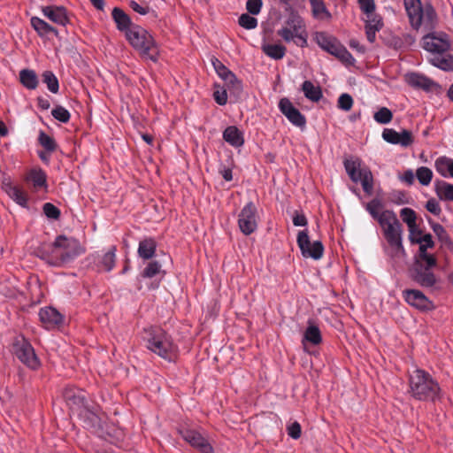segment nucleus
<instances>
[{"label": "nucleus", "instance_id": "1", "mask_svg": "<svg viewBox=\"0 0 453 453\" xmlns=\"http://www.w3.org/2000/svg\"><path fill=\"white\" fill-rule=\"evenodd\" d=\"M85 252V246L78 239L60 234L52 242L50 250L38 249L36 255L52 266L62 267L73 263Z\"/></svg>", "mask_w": 453, "mask_h": 453}, {"label": "nucleus", "instance_id": "2", "mask_svg": "<svg viewBox=\"0 0 453 453\" xmlns=\"http://www.w3.org/2000/svg\"><path fill=\"white\" fill-rule=\"evenodd\" d=\"M408 392L414 399L422 402L434 403L441 398V389L437 380L420 368L409 372Z\"/></svg>", "mask_w": 453, "mask_h": 453}, {"label": "nucleus", "instance_id": "3", "mask_svg": "<svg viewBox=\"0 0 453 453\" xmlns=\"http://www.w3.org/2000/svg\"><path fill=\"white\" fill-rule=\"evenodd\" d=\"M144 332L148 349L169 362L176 361L179 349L170 334L159 327H150Z\"/></svg>", "mask_w": 453, "mask_h": 453}, {"label": "nucleus", "instance_id": "4", "mask_svg": "<svg viewBox=\"0 0 453 453\" xmlns=\"http://www.w3.org/2000/svg\"><path fill=\"white\" fill-rule=\"evenodd\" d=\"M126 38L142 58L157 62L158 49L153 36L143 27L134 25L127 31Z\"/></svg>", "mask_w": 453, "mask_h": 453}, {"label": "nucleus", "instance_id": "5", "mask_svg": "<svg viewBox=\"0 0 453 453\" xmlns=\"http://www.w3.org/2000/svg\"><path fill=\"white\" fill-rule=\"evenodd\" d=\"M383 235L390 247L391 257H405L406 253L402 242L403 226L395 213L387 212L380 220Z\"/></svg>", "mask_w": 453, "mask_h": 453}, {"label": "nucleus", "instance_id": "6", "mask_svg": "<svg viewBox=\"0 0 453 453\" xmlns=\"http://www.w3.org/2000/svg\"><path fill=\"white\" fill-rule=\"evenodd\" d=\"M315 41L323 50L334 56L346 66L355 65L356 60L353 56L336 37L326 32H317Z\"/></svg>", "mask_w": 453, "mask_h": 453}, {"label": "nucleus", "instance_id": "7", "mask_svg": "<svg viewBox=\"0 0 453 453\" xmlns=\"http://www.w3.org/2000/svg\"><path fill=\"white\" fill-rule=\"evenodd\" d=\"M343 165L349 179L355 183L360 181L365 193L369 196L372 195L373 192V176L368 167L361 168V159L358 157L355 160L345 159Z\"/></svg>", "mask_w": 453, "mask_h": 453}, {"label": "nucleus", "instance_id": "8", "mask_svg": "<svg viewBox=\"0 0 453 453\" xmlns=\"http://www.w3.org/2000/svg\"><path fill=\"white\" fill-rule=\"evenodd\" d=\"M437 265H427L426 262L414 261L408 270L410 279L422 288H433L438 282V279L433 273V268Z\"/></svg>", "mask_w": 453, "mask_h": 453}, {"label": "nucleus", "instance_id": "9", "mask_svg": "<svg viewBox=\"0 0 453 453\" xmlns=\"http://www.w3.org/2000/svg\"><path fill=\"white\" fill-rule=\"evenodd\" d=\"M13 350L18 359L30 369L35 370L40 366V361L33 346L24 337L15 340Z\"/></svg>", "mask_w": 453, "mask_h": 453}, {"label": "nucleus", "instance_id": "10", "mask_svg": "<svg viewBox=\"0 0 453 453\" xmlns=\"http://www.w3.org/2000/svg\"><path fill=\"white\" fill-rule=\"evenodd\" d=\"M296 242L303 257H311L314 260H319L323 257V243L320 241L311 242L306 229L298 232Z\"/></svg>", "mask_w": 453, "mask_h": 453}, {"label": "nucleus", "instance_id": "11", "mask_svg": "<svg viewBox=\"0 0 453 453\" xmlns=\"http://www.w3.org/2000/svg\"><path fill=\"white\" fill-rule=\"evenodd\" d=\"M257 209L253 202H249L240 211L238 226L241 232L250 235L257 228Z\"/></svg>", "mask_w": 453, "mask_h": 453}, {"label": "nucleus", "instance_id": "12", "mask_svg": "<svg viewBox=\"0 0 453 453\" xmlns=\"http://www.w3.org/2000/svg\"><path fill=\"white\" fill-rule=\"evenodd\" d=\"M403 296L409 305L420 311H428L434 308L433 302L418 289H405Z\"/></svg>", "mask_w": 453, "mask_h": 453}, {"label": "nucleus", "instance_id": "13", "mask_svg": "<svg viewBox=\"0 0 453 453\" xmlns=\"http://www.w3.org/2000/svg\"><path fill=\"white\" fill-rule=\"evenodd\" d=\"M63 396L70 408L78 413L90 403L86 392L75 387H66L63 392Z\"/></svg>", "mask_w": 453, "mask_h": 453}, {"label": "nucleus", "instance_id": "14", "mask_svg": "<svg viewBox=\"0 0 453 453\" xmlns=\"http://www.w3.org/2000/svg\"><path fill=\"white\" fill-rule=\"evenodd\" d=\"M437 14L431 4H426L422 7L421 12L413 17L411 21L412 27L418 29L422 25L429 31L435 28L437 25Z\"/></svg>", "mask_w": 453, "mask_h": 453}, {"label": "nucleus", "instance_id": "15", "mask_svg": "<svg viewBox=\"0 0 453 453\" xmlns=\"http://www.w3.org/2000/svg\"><path fill=\"white\" fill-rule=\"evenodd\" d=\"M279 108L281 113L296 127L303 128L306 125V119L301 111L296 108L291 101L287 98H281L279 102Z\"/></svg>", "mask_w": 453, "mask_h": 453}, {"label": "nucleus", "instance_id": "16", "mask_svg": "<svg viewBox=\"0 0 453 453\" xmlns=\"http://www.w3.org/2000/svg\"><path fill=\"white\" fill-rule=\"evenodd\" d=\"M447 35L435 36L434 33H428L423 37V48L432 53H446L450 49V44L446 39Z\"/></svg>", "mask_w": 453, "mask_h": 453}, {"label": "nucleus", "instance_id": "17", "mask_svg": "<svg viewBox=\"0 0 453 453\" xmlns=\"http://www.w3.org/2000/svg\"><path fill=\"white\" fill-rule=\"evenodd\" d=\"M40 321L48 329L59 327L64 324L65 317L55 308L47 306L40 309Z\"/></svg>", "mask_w": 453, "mask_h": 453}, {"label": "nucleus", "instance_id": "18", "mask_svg": "<svg viewBox=\"0 0 453 453\" xmlns=\"http://www.w3.org/2000/svg\"><path fill=\"white\" fill-rule=\"evenodd\" d=\"M382 138L388 143L399 144L402 147H409L414 142L411 131L403 129L401 133L392 128H385L382 132Z\"/></svg>", "mask_w": 453, "mask_h": 453}, {"label": "nucleus", "instance_id": "19", "mask_svg": "<svg viewBox=\"0 0 453 453\" xmlns=\"http://www.w3.org/2000/svg\"><path fill=\"white\" fill-rule=\"evenodd\" d=\"M182 438L201 453H213V448L209 441L196 430L186 429L180 432Z\"/></svg>", "mask_w": 453, "mask_h": 453}, {"label": "nucleus", "instance_id": "20", "mask_svg": "<svg viewBox=\"0 0 453 453\" xmlns=\"http://www.w3.org/2000/svg\"><path fill=\"white\" fill-rule=\"evenodd\" d=\"M42 12L50 20L59 26L65 27L70 23L67 10L62 5H47L42 7Z\"/></svg>", "mask_w": 453, "mask_h": 453}, {"label": "nucleus", "instance_id": "21", "mask_svg": "<svg viewBox=\"0 0 453 453\" xmlns=\"http://www.w3.org/2000/svg\"><path fill=\"white\" fill-rule=\"evenodd\" d=\"M99 407L94 403H89L78 415L83 420L84 425L88 428H92L97 431L101 427V418L98 412Z\"/></svg>", "mask_w": 453, "mask_h": 453}, {"label": "nucleus", "instance_id": "22", "mask_svg": "<svg viewBox=\"0 0 453 453\" xmlns=\"http://www.w3.org/2000/svg\"><path fill=\"white\" fill-rule=\"evenodd\" d=\"M116 246H111V249L104 254L93 255L94 262L98 271L110 272L115 266L116 262Z\"/></svg>", "mask_w": 453, "mask_h": 453}, {"label": "nucleus", "instance_id": "23", "mask_svg": "<svg viewBox=\"0 0 453 453\" xmlns=\"http://www.w3.org/2000/svg\"><path fill=\"white\" fill-rule=\"evenodd\" d=\"M2 188L19 205L24 208L28 207L27 196L21 188L12 185L11 181L4 180Z\"/></svg>", "mask_w": 453, "mask_h": 453}, {"label": "nucleus", "instance_id": "24", "mask_svg": "<svg viewBox=\"0 0 453 453\" xmlns=\"http://www.w3.org/2000/svg\"><path fill=\"white\" fill-rule=\"evenodd\" d=\"M405 80L407 83L414 88H422L426 91L431 90L437 84L426 76L416 73L406 74Z\"/></svg>", "mask_w": 453, "mask_h": 453}, {"label": "nucleus", "instance_id": "25", "mask_svg": "<svg viewBox=\"0 0 453 453\" xmlns=\"http://www.w3.org/2000/svg\"><path fill=\"white\" fill-rule=\"evenodd\" d=\"M428 223L437 236L438 240L441 243V248H444L449 251H453V241L449 234L447 233L444 226L437 222H434L431 219H428Z\"/></svg>", "mask_w": 453, "mask_h": 453}, {"label": "nucleus", "instance_id": "26", "mask_svg": "<svg viewBox=\"0 0 453 453\" xmlns=\"http://www.w3.org/2000/svg\"><path fill=\"white\" fill-rule=\"evenodd\" d=\"M157 250V242L153 237H145L139 242L138 256L143 260L151 259Z\"/></svg>", "mask_w": 453, "mask_h": 453}, {"label": "nucleus", "instance_id": "27", "mask_svg": "<svg viewBox=\"0 0 453 453\" xmlns=\"http://www.w3.org/2000/svg\"><path fill=\"white\" fill-rule=\"evenodd\" d=\"M30 23L40 37H46L50 34L54 35L56 37L59 36L57 28L38 17H32Z\"/></svg>", "mask_w": 453, "mask_h": 453}, {"label": "nucleus", "instance_id": "28", "mask_svg": "<svg viewBox=\"0 0 453 453\" xmlns=\"http://www.w3.org/2000/svg\"><path fill=\"white\" fill-rule=\"evenodd\" d=\"M223 139L234 148H239L244 143L243 134L235 126H229L224 130Z\"/></svg>", "mask_w": 453, "mask_h": 453}, {"label": "nucleus", "instance_id": "29", "mask_svg": "<svg viewBox=\"0 0 453 453\" xmlns=\"http://www.w3.org/2000/svg\"><path fill=\"white\" fill-rule=\"evenodd\" d=\"M111 16L114 22L116 23L117 28L121 32H125V35L127 34V31H128L131 27L134 25L132 24L130 17L119 7L113 8Z\"/></svg>", "mask_w": 453, "mask_h": 453}, {"label": "nucleus", "instance_id": "30", "mask_svg": "<svg viewBox=\"0 0 453 453\" xmlns=\"http://www.w3.org/2000/svg\"><path fill=\"white\" fill-rule=\"evenodd\" d=\"M429 61L433 65L443 71H453V55L451 54L438 53L434 55Z\"/></svg>", "mask_w": 453, "mask_h": 453}, {"label": "nucleus", "instance_id": "31", "mask_svg": "<svg viewBox=\"0 0 453 453\" xmlns=\"http://www.w3.org/2000/svg\"><path fill=\"white\" fill-rule=\"evenodd\" d=\"M303 342H308L315 346L322 342L320 329L311 320L308 321V326L304 331Z\"/></svg>", "mask_w": 453, "mask_h": 453}, {"label": "nucleus", "instance_id": "32", "mask_svg": "<svg viewBox=\"0 0 453 453\" xmlns=\"http://www.w3.org/2000/svg\"><path fill=\"white\" fill-rule=\"evenodd\" d=\"M434 190L441 200L453 202V184L448 183L445 180H436L434 181Z\"/></svg>", "mask_w": 453, "mask_h": 453}, {"label": "nucleus", "instance_id": "33", "mask_svg": "<svg viewBox=\"0 0 453 453\" xmlns=\"http://www.w3.org/2000/svg\"><path fill=\"white\" fill-rule=\"evenodd\" d=\"M302 90L305 97L312 102H319L323 96L321 88L315 86L311 81H303Z\"/></svg>", "mask_w": 453, "mask_h": 453}, {"label": "nucleus", "instance_id": "34", "mask_svg": "<svg viewBox=\"0 0 453 453\" xmlns=\"http://www.w3.org/2000/svg\"><path fill=\"white\" fill-rule=\"evenodd\" d=\"M309 2L314 18L327 20L331 19L332 14L327 10L323 0H309Z\"/></svg>", "mask_w": 453, "mask_h": 453}, {"label": "nucleus", "instance_id": "35", "mask_svg": "<svg viewBox=\"0 0 453 453\" xmlns=\"http://www.w3.org/2000/svg\"><path fill=\"white\" fill-rule=\"evenodd\" d=\"M19 80L21 84L28 88L35 89L38 85V78L35 71L23 69L19 72Z\"/></svg>", "mask_w": 453, "mask_h": 453}, {"label": "nucleus", "instance_id": "36", "mask_svg": "<svg viewBox=\"0 0 453 453\" xmlns=\"http://www.w3.org/2000/svg\"><path fill=\"white\" fill-rule=\"evenodd\" d=\"M223 81L225 82L226 89H228L231 94H233L236 97L241 96L243 90L242 82L236 77V75L234 73L229 74L228 77L225 78Z\"/></svg>", "mask_w": 453, "mask_h": 453}, {"label": "nucleus", "instance_id": "37", "mask_svg": "<svg viewBox=\"0 0 453 453\" xmlns=\"http://www.w3.org/2000/svg\"><path fill=\"white\" fill-rule=\"evenodd\" d=\"M27 179L33 183L35 188L47 187V175L41 168L32 169L28 173Z\"/></svg>", "mask_w": 453, "mask_h": 453}, {"label": "nucleus", "instance_id": "38", "mask_svg": "<svg viewBox=\"0 0 453 453\" xmlns=\"http://www.w3.org/2000/svg\"><path fill=\"white\" fill-rule=\"evenodd\" d=\"M400 217L402 220L407 224L410 235L412 236L416 228L417 214L415 211L408 207L403 208L400 211Z\"/></svg>", "mask_w": 453, "mask_h": 453}, {"label": "nucleus", "instance_id": "39", "mask_svg": "<svg viewBox=\"0 0 453 453\" xmlns=\"http://www.w3.org/2000/svg\"><path fill=\"white\" fill-rule=\"evenodd\" d=\"M262 49L265 55L275 60L282 59L287 51L286 47L281 44H266Z\"/></svg>", "mask_w": 453, "mask_h": 453}, {"label": "nucleus", "instance_id": "40", "mask_svg": "<svg viewBox=\"0 0 453 453\" xmlns=\"http://www.w3.org/2000/svg\"><path fill=\"white\" fill-rule=\"evenodd\" d=\"M365 208H366V211L371 214L372 219L377 220L379 224H380V219L383 218L384 214H387V212H392L393 211L386 210V211H383L382 212H379V211L382 208V203L377 198H374L372 201H370L366 204Z\"/></svg>", "mask_w": 453, "mask_h": 453}, {"label": "nucleus", "instance_id": "41", "mask_svg": "<svg viewBox=\"0 0 453 453\" xmlns=\"http://www.w3.org/2000/svg\"><path fill=\"white\" fill-rule=\"evenodd\" d=\"M418 244V252L415 256L414 261H418L419 263L426 262L427 265H437L436 257L427 252V249L429 248L424 245L422 242Z\"/></svg>", "mask_w": 453, "mask_h": 453}, {"label": "nucleus", "instance_id": "42", "mask_svg": "<svg viewBox=\"0 0 453 453\" xmlns=\"http://www.w3.org/2000/svg\"><path fill=\"white\" fill-rule=\"evenodd\" d=\"M42 82L47 85L48 89L57 94L59 89V83L57 76L51 71H44L42 74Z\"/></svg>", "mask_w": 453, "mask_h": 453}, {"label": "nucleus", "instance_id": "43", "mask_svg": "<svg viewBox=\"0 0 453 453\" xmlns=\"http://www.w3.org/2000/svg\"><path fill=\"white\" fill-rule=\"evenodd\" d=\"M382 27V22L380 19H372V20L367 21L365 24V34L367 40L370 42H374L376 38V33Z\"/></svg>", "mask_w": 453, "mask_h": 453}, {"label": "nucleus", "instance_id": "44", "mask_svg": "<svg viewBox=\"0 0 453 453\" xmlns=\"http://www.w3.org/2000/svg\"><path fill=\"white\" fill-rule=\"evenodd\" d=\"M38 142L49 153L54 152L58 148V144L54 138L48 135L44 131H40Z\"/></svg>", "mask_w": 453, "mask_h": 453}, {"label": "nucleus", "instance_id": "45", "mask_svg": "<svg viewBox=\"0 0 453 453\" xmlns=\"http://www.w3.org/2000/svg\"><path fill=\"white\" fill-rule=\"evenodd\" d=\"M403 3L410 22L413 21V17L421 12L422 5L420 0H403Z\"/></svg>", "mask_w": 453, "mask_h": 453}, {"label": "nucleus", "instance_id": "46", "mask_svg": "<svg viewBox=\"0 0 453 453\" xmlns=\"http://www.w3.org/2000/svg\"><path fill=\"white\" fill-rule=\"evenodd\" d=\"M416 176L421 185L427 186L432 180L433 172L428 167L421 166L417 169Z\"/></svg>", "mask_w": 453, "mask_h": 453}, {"label": "nucleus", "instance_id": "47", "mask_svg": "<svg viewBox=\"0 0 453 453\" xmlns=\"http://www.w3.org/2000/svg\"><path fill=\"white\" fill-rule=\"evenodd\" d=\"M373 119L380 124H388L392 120L393 113L388 108L381 107L374 113Z\"/></svg>", "mask_w": 453, "mask_h": 453}, {"label": "nucleus", "instance_id": "48", "mask_svg": "<svg viewBox=\"0 0 453 453\" xmlns=\"http://www.w3.org/2000/svg\"><path fill=\"white\" fill-rule=\"evenodd\" d=\"M161 273V265L157 261H150L141 273L142 278H152Z\"/></svg>", "mask_w": 453, "mask_h": 453}, {"label": "nucleus", "instance_id": "49", "mask_svg": "<svg viewBox=\"0 0 453 453\" xmlns=\"http://www.w3.org/2000/svg\"><path fill=\"white\" fill-rule=\"evenodd\" d=\"M390 201L395 204L410 203L411 197L406 191L394 190L390 193Z\"/></svg>", "mask_w": 453, "mask_h": 453}, {"label": "nucleus", "instance_id": "50", "mask_svg": "<svg viewBox=\"0 0 453 453\" xmlns=\"http://www.w3.org/2000/svg\"><path fill=\"white\" fill-rule=\"evenodd\" d=\"M211 64L217 73V74L224 80L225 78H227L229 74H231L233 72L230 71L220 60H219L217 58L213 57L211 58Z\"/></svg>", "mask_w": 453, "mask_h": 453}, {"label": "nucleus", "instance_id": "51", "mask_svg": "<svg viewBox=\"0 0 453 453\" xmlns=\"http://www.w3.org/2000/svg\"><path fill=\"white\" fill-rule=\"evenodd\" d=\"M238 23L245 29H254L257 26V19L248 13H243L239 17Z\"/></svg>", "mask_w": 453, "mask_h": 453}, {"label": "nucleus", "instance_id": "52", "mask_svg": "<svg viewBox=\"0 0 453 453\" xmlns=\"http://www.w3.org/2000/svg\"><path fill=\"white\" fill-rule=\"evenodd\" d=\"M452 158L447 157H440L435 161V169L442 176L446 177L449 173V165Z\"/></svg>", "mask_w": 453, "mask_h": 453}, {"label": "nucleus", "instance_id": "53", "mask_svg": "<svg viewBox=\"0 0 453 453\" xmlns=\"http://www.w3.org/2000/svg\"><path fill=\"white\" fill-rule=\"evenodd\" d=\"M51 115L54 117V119L62 123H67L71 118L70 112L60 105L57 106L51 111Z\"/></svg>", "mask_w": 453, "mask_h": 453}, {"label": "nucleus", "instance_id": "54", "mask_svg": "<svg viewBox=\"0 0 453 453\" xmlns=\"http://www.w3.org/2000/svg\"><path fill=\"white\" fill-rule=\"evenodd\" d=\"M45 216L51 219H58L60 218V210L51 203H46L42 206Z\"/></svg>", "mask_w": 453, "mask_h": 453}, {"label": "nucleus", "instance_id": "55", "mask_svg": "<svg viewBox=\"0 0 453 453\" xmlns=\"http://www.w3.org/2000/svg\"><path fill=\"white\" fill-rule=\"evenodd\" d=\"M352 105L353 98L350 95L344 93L339 96L337 102V106L339 109L348 111L352 108Z\"/></svg>", "mask_w": 453, "mask_h": 453}, {"label": "nucleus", "instance_id": "56", "mask_svg": "<svg viewBox=\"0 0 453 453\" xmlns=\"http://www.w3.org/2000/svg\"><path fill=\"white\" fill-rule=\"evenodd\" d=\"M409 240L411 243H423L429 249L434 247V242L433 241V237L431 234H426L422 237H418V239H413V235H409Z\"/></svg>", "mask_w": 453, "mask_h": 453}, {"label": "nucleus", "instance_id": "57", "mask_svg": "<svg viewBox=\"0 0 453 453\" xmlns=\"http://www.w3.org/2000/svg\"><path fill=\"white\" fill-rule=\"evenodd\" d=\"M262 7V0H248L246 3V9L249 13L257 15Z\"/></svg>", "mask_w": 453, "mask_h": 453}, {"label": "nucleus", "instance_id": "58", "mask_svg": "<svg viewBox=\"0 0 453 453\" xmlns=\"http://www.w3.org/2000/svg\"><path fill=\"white\" fill-rule=\"evenodd\" d=\"M363 12L369 15L375 11L374 0H357Z\"/></svg>", "mask_w": 453, "mask_h": 453}, {"label": "nucleus", "instance_id": "59", "mask_svg": "<svg viewBox=\"0 0 453 453\" xmlns=\"http://www.w3.org/2000/svg\"><path fill=\"white\" fill-rule=\"evenodd\" d=\"M301 434H302L301 425L297 421L293 422L288 427V434L295 440L299 439L301 437Z\"/></svg>", "mask_w": 453, "mask_h": 453}, {"label": "nucleus", "instance_id": "60", "mask_svg": "<svg viewBox=\"0 0 453 453\" xmlns=\"http://www.w3.org/2000/svg\"><path fill=\"white\" fill-rule=\"evenodd\" d=\"M426 209L435 216H439L441 212V206L434 198H431L426 202Z\"/></svg>", "mask_w": 453, "mask_h": 453}, {"label": "nucleus", "instance_id": "61", "mask_svg": "<svg viewBox=\"0 0 453 453\" xmlns=\"http://www.w3.org/2000/svg\"><path fill=\"white\" fill-rule=\"evenodd\" d=\"M277 35L280 36L286 42H290L296 38V34L288 27H282L277 31Z\"/></svg>", "mask_w": 453, "mask_h": 453}, {"label": "nucleus", "instance_id": "62", "mask_svg": "<svg viewBox=\"0 0 453 453\" xmlns=\"http://www.w3.org/2000/svg\"><path fill=\"white\" fill-rule=\"evenodd\" d=\"M213 98L215 102L219 105H225L227 103V93L226 89L224 88L221 91L216 90L213 93Z\"/></svg>", "mask_w": 453, "mask_h": 453}, {"label": "nucleus", "instance_id": "63", "mask_svg": "<svg viewBox=\"0 0 453 453\" xmlns=\"http://www.w3.org/2000/svg\"><path fill=\"white\" fill-rule=\"evenodd\" d=\"M293 224L296 226H304L308 224V221L303 213H299L296 211L293 216Z\"/></svg>", "mask_w": 453, "mask_h": 453}, {"label": "nucleus", "instance_id": "64", "mask_svg": "<svg viewBox=\"0 0 453 453\" xmlns=\"http://www.w3.org/2000/svg\"><path fill=\"white\" fill-rule=\"evenodd\" d=\"M129 5L133 11L138 12L139 14L145 15L149 12L148 7H142L135 1H131Z\"/></svg>", "mask_w": 453, "mask_h": 453}]
</instances>
